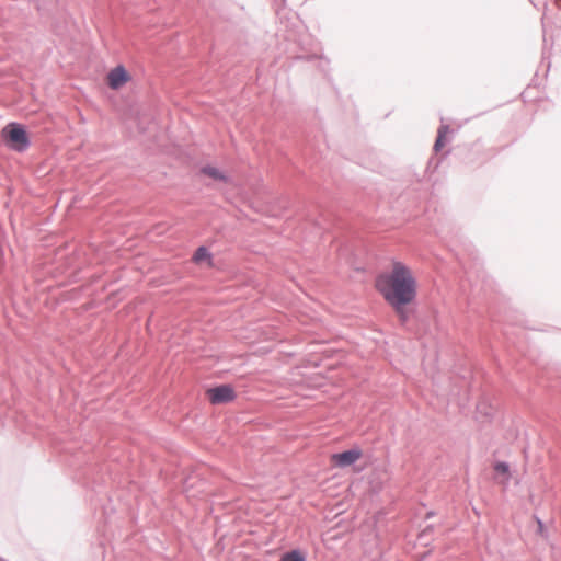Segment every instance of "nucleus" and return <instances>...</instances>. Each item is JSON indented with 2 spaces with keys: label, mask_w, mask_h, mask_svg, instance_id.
<instances>
[{
  "label": "nucleus",
  "mask_w": 561,
  "mask_h": 561,
  "mask_svg": "<svg viewBox=\"0 0 561 561\" xmlns=\"http://www.w3.org/2000/svg\"><path fill=\"white\" fill-rule=\"evenodd\" d=\"M434 515H435V512H434V511H430V512H427V513H426V515H425V519H430V518H432Z\"/></svg>",
  "instance_id": "14"
},
{
  "label": "nucleus",
  "mask_w": 561,
  "mask_h": 561,
  "mask_svg": "<svg viewBox=\"0 0 561 561\" xmlns=\"http://www.w3.org/2000/svg\"><path fill=\"white\" fill-rule=\"evenodd\" d=\"M363 456L359 447H353L332 455L331 459L335 467L347 468L353 466Z\"/></svg>",
  "instance_id": "4"
},
{
  "label": "nucleus",
  "mask_w": 561,
  "mask_h": 561,
  "mask_svg": "<svg viewBox=\"0 0 561 561\" xmlns=\"http://www.w3.org/2000/svg\"><path fill=\"white\" fill-rule=\"evenodd\" d=\"M434 529V526L433 525H427L421 533L420 535V538H423L424 536H426L428 533H432Z\"/></svg>",
  "instance_id": "12"
},
{
  "label": "nucleus",
  "mask_w": 561,
  "mask_h": 561,
  "mask_svg": "<svg viewBox=\"0 0 561 561\" xmlns=\"http://www.w3.org/2000/svg\"><path fill=\"white\" fill-rule=\"evenodd\" d=\"M547 10H548V4H547V2H543V14L541 18L542 41H543L542 58L543 59L549 58L548 51H550L553 46V42H551L550 47L548 48L547 27H546V23H545Z\"/></svg>",
  "instance_id": "9"
},
{
  "label": "nucleus",
  "mask_w": 561,
  "mask_h": 561,
  "mask_svg": "<svg viewBox=\"0 0 561 561\" xmlns=\"http://www.w3.org/2000/svg\"><path fill=\"white\" fill-rule=\"evenodd\" d=\"M483 405H484L483 403H479V404L477 405V409H478L479 411H482Z\"/></svg>",
  "instance_id": "15"
},
{
  "label": "nucleus",
  "mask_w": 561,
  "mask_h": 561,
  "mask_svg": "<svg viewBox=\"0 0 561 561\" xmlns=\"http://www.w3.org/2000/svg\"><path fill=\"white\" fill-rule=\"evenodd\" d=\"M375 288L393 310L400 324L405 325L415 313L417 301V280L411 268L394 261L390 272L377 275Z\"/></svg>",
  "instance_id": "1"
},
{
  "label": "nucleus",
  "mask_w": 561,
  "mask_h": 561,
  "mask_svg": "<svg viewBox=\"0 0 561 561\" xmlns=\"http://www.w3.org/2000/svg\"><path fill=\"white\" fill-rule=\"evenodd\" d=\"M0 561H4V560L0 558Z\"/></svg>",
  "instance_id": "16"
},
{
  "label": "nucleus",
  "mask_w": 561,
  "mask_h": 561,
  "mask_svg": "<svg viewBox=\"0 0 561 561\" xmlns=\"http://www.w3.org/2000/svg\"><path fill=\"white\" fill-rule=\"evenodd\" d=\"M195 264L207 263L209 266H213V253L206 245H199L192 257Z\"/></svg>",
  "instance_id": "7"
},
{
  "label": "nucleus",
  "mask_w": 561,
  "mask_h": 561,
  "mask_svg": "<svg viewBox=\"0 0 561 561\" xmlns=\"http://www.w3.org/2000/svg\"><path fill=\"white\" fill-rule=\"evenodd\" d=\"M205 397L213 405L227 404L236 400L237 392L230 383H219L209 387L205 391Z\"/></svg>",
  "instance_id": "3"
},
{
  "label": "nucleus",
  "mask_w": 561,
  "mask_h": 561,
  "mask_svg": "<svg viewBox=\"0 0 561 561\" xmlns=\"http://www.w3.org/2000/svg\"><path fill=\"white\" fill-rule=\"evenodd\" d=\"M493 469H494L496 474L503 476L505 481L510 480V478H511V468H510V463L508 462L502 461V460L495 461L494 465H493Z\"/></svg>",
  "instance_id": "11"
},
{
  "label": "nucleus",
  "mask_w": 561,
  "mask_h": 561,
  "mask_svg": "<svg viewBox=\"0 0 561 561\" xmlns=\"http://www.w3.org/2000/svg\"><path fill=\"white\" fill-rule=\"evenodd\" d=\"M199 171L202 174L209 176L210 179H213L215 181L222 182V183L231 182V178L229 175H227L225 172H222L221 170H219L218 168H216L214 165H210V164L203 165Z\"/></svg>",
  "instance_id": "6"
},
{
  "label": "nucleus",
  "mask_w": 561,
  "mask_h": 561,
  "mask_svg": "<svg viewBox=\"0 0 561 561\" xmlns=\"http://www.w3.org/2000/svg\"><path fill=\"white\" fill-rule=\"evenodd\" d=\"M537 523H538V531L540 534H542L546 530L545 525H543L542 520L539 518H537Z\"/></svg>",
  "instance_id": "13"
},
{
  "label": "nucleus",
  "mask_w": 561,
  "mask_h": 561,
  "mask_svg": "<svg viewBox=\"0 0 561 561\" xmlns=\"http://www.w3.org/2000/svg\"><path fill=\"white\" fill-rule=\"evenodd\" d=\"M3 144L12 151L22 153L31 146L27 128L22 123L10 122L1 129Z\"/></svg>",
  "instance_id": "2"
},
{
  "label": "nucleus",
  "mask_w": 561,
  "mask_h": 561,
  "mask_svg": "<svg viewBox=\"0 0 561 561\" xmlns=\"http://www.w3.org/2000/svg\"><path fill=\"white\" fill-rule=\"evenodd\" d=\"M280 561H307V557L301 549L295 548L283 553Z\"/></svg>",
  "instance_id": "10"
},
{
  "label": "nucleus",
  "mask_w": 561,
  "mask_h": 561,
  "mask_svg": "<svg viewBox=\"0 0 561 561\" xmlns=\"http://www.w3.org/2000/svg\"><path fill=\"white\" fill-rule=\"evenodd\" d=\"M450 128L448 125L442 124L437 130V137L435 139L433 150L434 152H439L446 145L447 138L446 134L449 133Z\"/></svg>",
  "instance_id": "8"
},
{
  "label": "nucleus",
  "mask_w": 561,
  "mask_h": 561,
  "mask_svg": "<svg viewBox=\"0 0 561 561\" xmlns=\"http://www.w3.org/2000/svg\"><path fill=\"white\" fill-rule=\"evenodd\" d=\"M131 80L130 73L124 65H117L107 73L106 83L112 90H119Z\"/></svg>",
  "instance_id": "5"
}]
</instances>
